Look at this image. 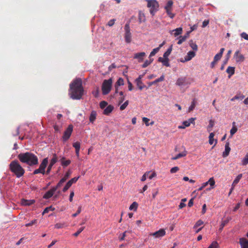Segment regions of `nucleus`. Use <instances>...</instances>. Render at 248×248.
<instances>
[{"label": "nucleus", "instance_id": "1", "mask_svg": "<svg viewBox=\"0 0 248 248\" xmlns=\"http://www.w3.org/2000/svg\"><path fill=\"white\" fill-rule=\"evenodd\" d=\"M83 92L81 79L76 78L70 84L69 95L72 99H80L83 95Z\"/></svg>", "mask_w": 248, "mask_h": 248}, {"label": "nucleus", "instance_id": "2", "mask_svg": "<svg viewBox=\"0 0 248 248\" xmlns=\"http://www.w3.org/2000/svg\"><path fill=\"white\" fill-rule=\"evenodd\" d=\"M20 161L26 163L29 166L38 164V159L36 155L31 152H26L19 154L17 156Z\"/></svg>", "mask_w": 248, "mask_h": 248}, {"label": "nucleus", "instance_id": "3", "mask_svg": "<svg viewBox=\"0 0 248 248\" xmlns=\"http://www.w3.org/2000/svg\"><path fill=\"white\" fill-rule=\"evenodd\" d=\"M9 169L17 178H20L25 173V170L18 161H12L9 164Z\"/></svg>", "mask_w": 248, "mask_h": 248}, {"label": "nucleus", "instance_id": "4", "mask_svg": "<svg viewBox=\"0 0 248 248\" xmlns=\"http://www.w3.org/2000/svg\"><path fill=\"white\" fill-rule=\"evenodd\" d=\"M112 84V78L105 79L102 85V91L103 95H107L110 92Z\"/></svg>", "mask_w": 248, "mask_h": 248}, {"label": "nucleus", "instance_id": "5", "mask_svg": "<svg viewBox=\"0 0 248 248\" xmlns=\"http://www.w3.org/2000/svg\"><path fill=\"white\" fill-rule=\"evenodd\" d=\"M172 46H170L167 50L164 53L163 57L158 58V61L162 63V64L167 67L170 66L169 56L172 51Z\"/></svg>", "mask_w": 248, "mask_h": 248}, {"label": "nucleus", "instance_id": "6", "mask_svg": "<svg viewBox=\"0 0 248 248\" xmlns=\"http://www.w3.org/2000/svg\"><path fill=\"white\" fill-rule=\"evenodd\" d=\"M48 164V158H45L43 159L42 162L39 166V168L36 169L33 172V174H37L38 173H42L44 174L46 173L45 169Z\"/></svg>", "mask_w": 248, "mask_h": 248}, {"label": "nucleus", "instance_id": "7", "mask_svg": "<svg viewBox=\"0 0 248 248\" xmlns=\"http://www.w3.org/2000/svg\"><path fill=\"white\" fill-rule=\"evenodd\" d=\"M124 39L127 43H130L131 42V33L130 32V29L129 23H126L124 26Z\"/></svg>", "mask_w": 248, "mask_h": 248}, {"label": "nucleus", "instance_id": "8", "mask_svg": "<svg viewBox=\"0 0 248 248\" xmlns=\"http://www.w3.org/2000/svg\"><path fill=\"white\" fill-rule=\"evenodd\" d=\"M173 3L172 0H169L165 6V9L167 15L171 18H173L175 15V14L172 13V6Z\"/></svg>", "mask_w": 248, "mask_h": 248}, {"label": "nucleus", "instance_id": "9", "mask_svg": "<svg viewBox=\"0 0 248 248\" xmlns=\"http://www.w3.org/2000/svg\"><path fill=\"white\" fill-rule=\"evenodd\" d=\"M73 126L72 124L68 125V127L65 130L62 136V140L63 141H66L70 137L73 131Z\"/></svg>", "mask_w": 248, "mask_h": 248}, {"label": "nucleus", "instance_id": "10", "mask_svg": "<svg viewBox=\"0 0 248 248\" xmlns=\"http://www.w3.org/2000/svg\"><path fill=\"white\" fill-rule=\"evenodd\" d=\"M233 59L236 62H241L244 61L245 57L243 55L241 54L240 51L237 50L234 54Z\"/></svg>", "mask_w": 248, "mask_h": 248}, {"label": "nucleus", "instance_id": "11", "mask_svg": "<svg viewBox=\"0 0 248 248\" xmlns=\"http://www.w3.org/2000/svg\"><path fill=\"white\" fill-rule=\"evenodd\" d=\"M79 176L74 177L69 180L65 185L64 187H63L62 191L63 192H66L69 187L72 186V185L74 183H75L79 179Z\"/></svg>", "mask_w": 248, "mask_h": 248}, {"label": "nucleus", "instance_id": "12", "mask_svg": "<svg viewBox=\"0 0 248 248\" xmlns=\"http://www.w3.org/2000/svg\"><path fill=\"white\" fill-rule=\"evenodd\" d=\"M190 84L186 78H178L176 82V85L179 86H186Z\"/></svg>", "mask_w": 248, "mask_h": 248}, {"label": "nucleus", "instance_id": "13", "mask_svg": "<svg viewBox=\"0 0 248 248\" xmlns=\"http://www.w3.org/2000/svg\"><path fill=\"white\" fill-rule=\"evenodd\" d=\"M155 55V48L153 49L150 53L149 56V60H146L142 65V68H145L147 67L152 62H153L154 59L151 58V57Z\"/></svg>", "mask_w": 248, "mask_h": 248}, {"label": "nucleus", "instance_id": "14", "mask_svg": "<svg viewBox=\"0 0 248 248\" xmlns=\"http://www.w3.org/2000/svg\"><path fill=\"white\" fill-rule=\"evenodd\" d=\"M148 1L147 6L150 8V12L154 16L155 9V0H147Z\"/></svg>", "mask_w": 248, "mask_h": 248}, {"label": "nucleus", "instance_id": "15", "mask_svg": "<svg viewBox=\"0 0 248 248\" xmlns=\"http://www.w3.org/2000/svg\"><path fill=\"white\" fill-rule=\"evenodd\" d=\"M146 54L145 52H140L135 53L134 55V59H137L138 61L139 62H142L144 59V57L145 56Z\"/></svg>", "mask_w": 248, "mask_h": 248}, {"label": "nucleus", "instance_id": "16", "mask_svg": "<svg viewBox=\"0 0 248 248\" xmlns=\"http://www.w3.org/2000/svg\"><path fill=\"white\" fill-rule=\"evenodd\" d=\"M56 191V190L54 187H53L45 193L43 196V198L45 199H48L50 198L53 195L54 192Z\"/></svg>", "mask_w": 248, "mask_h": 248}, {"label": "nucleus", "instance_id": "17", "mask_svg": "<svg viewBox=\"0 0 248 248\" xmlns=\"http://www.w3.org/2000/svg\"><path fill=\"white\" fill-rule=\"evenodd\" d=\"M183 31V29L181 27L176 28L170 31L171 34H173L175 37L179 35L182 34Z\"/></svg>", "mask_w": 248, "mask_h": 248}, {"label": "nucleus", "instance_id": "18", "mask_svg": "<svg viewBox=\"0 0 248 248\" xmlns=\"http://www.w3.org/2000/svg\"><path fill=\"white\" fill-rule=\"evenodd\" d=\"M230 151H231V148L229 147V142H227L225 144V151L223 152L222 156L223 157H227L229 155Z\"/></svg>", "mask_w": 248, "mask_h": 248}, {"label": "nucleus", "instance_id": "19", "mask_svg": "<svg viewBox=\"0 0 248 248\" xmlns=\"http://www.w3.org/2000/svg\"><path fill=\"white\" fill-rule=\"evenodd\" d=\"M241 248H248V240L245 238H241L239 240Z\"/></svg>", "mask_w": 248, "mask_h": 248}, {"label": "nucleus", "instance_id": "20", "mask_svg": "<svg viewBox=\"0 0 248 248\" xmlns=\"http://www.w3.org/2000/svg\"><path fill=\"white\" fill-rule=\"evenodd\" d=\"M73 146L75 148L76 154L78 157L79 156V150L80 148V142L77 141L73 143Z\"/></svg>", "mask_w": 248, "mask_h": 248}, {"label": "nucleus", "instance_id": "21", "mask_svg": "<svg viewBox=\"0 0 248 248\" xmlns=\"http://www.w3.org/2000/svg\"><path fill=\"white\" fill-rule=\"evenodd\" d=\"M195 53L194 51H189L186 56L185 57V61L184 62H187L191 60L195 56Z\"/></svg>", "mask_w": 248, "mask_h": 248}, {"label": "nucleus", "instance_id": "22", "mask_svg": "<svg viewBox=\"0 0 248 248\" xmlns=\"http://www.w3.org/2000/svg\"><path fill=\"white\" fill-rule=\"evenodd\" d=\"M114 109V107L111 105L108 106L104 110L103 114L109 115Z\"/></svg>", "mask_w": 248, "mask_h": 248}, {"label": "nucleus", "instance_id": "23", "mask_svg": "<svg viewBox=\"0 0 248 248\" xmlns=\"http://www.w3.org/2000/svg\"><path fill=\"white\" fill-rule=\"evenodd\" d=\"M35 202L34 200H28L25 199H22L21 201V204L24 206H30L32 205Z\"/></svg>", "mask_w": 248, "mask_h": 248}, {"label": "nucleus", "instance_id": "24", "mask_svg": "<svg viewBox=\"0 0 248 248\" xmlns=\"http://www.w3.org/2000/svg\"><path fill=\"white\" fill-rule=\"evenodd\" d=\"M65 158L64 157H62L60 161L61 162V164L63 167H67L71 163V160L69 159L65 160Z\"/></svg>", "mask_w": 248, "mask_h": 248}, {"label": "nucleus", "instance_id": "25", "mask_svg": "<svg viewBox=\"0 0 248 248\" xmlns=\"http://www.w3.org/2000/svg\"><path fill=\"white\" fill-rule=\"evenodd\" d=\"M235 68L234 67L229 66L226 72L229 75V78H230L232 75L234 74Z\"/></svg>", "mask_w": 248, "mask_h": 248}, {"label": "nucleus", "instance_id": "26", "mask_svg": "<svg viewBox=\"0 0 248 248\" xmlns=\"http://www.w3.org/2000/svg\"><path fill=\"white\" fill-rule=\"evenodd\" d=\"M165 234V230L163 229H161L158 231H156V238L162 237L164 236Z\"/></svg>", "mask_w": 248, "mask_h": 248}, {"label": "nucleus", "instance_id": "27", "mask_svg": "<svg viewBox=\"0 0 248 248\" xmlns=\"http://www.w3.org/2000/svg\"><path fill=\"white\" fill-rule=\"evenodd\" d=\"M231 217H228L226 219L222 221L219 230L221 231L224 226L231 220Z\"/></svg>", "mask_w": 248, "mask_h": 248}, {"label": "nucleus", "instance_id": "28", "mask_svg": "<svg viewBox=\"0 0 248 248\" xmlns=\"http://www.w3.org/2000/svg\"><path fill=\"white\" fill-rule=\"evenodd\" d=\"M96 111H94V110L92 111L91 113L90 118H89L90 122L92 123H93V122L96 119Z\"/></svg>", "mask_w": 248, "mask_h": 248}, {"label": "nucleus", "instance_id": "29", "mask_svg": "<svg viewBox=\"0 0 248 248\" xmlns=\"http://www.w3.org/2000/svg\"><path fill=\"white\" fill-rule=\"evenodd\" d=\"M186 154H187L186 151H185L181 153L177 154L175 156H174L172 158V159L176 160L181 157L185 156L186 155Z\"/></svg>", "mask_w": 248, "mask_h": 248}, {"label": "nucleus", "instance_id": "30", "mask_svg": "<svg viewBox=\"0 0 248 248\" xmlns=\"http://www.w3.org/2000/svg\"><path fill=\"white\" fill-rule=\"evenodd\" d=\"M233 124V126L232 127V129H231L230 130V138H232L233 135L237 132V128L236 127L235 125H234L235 124V122H233L232 123Z\"/></svg>", "mask_w": 248, "mask_h": 248}, {"label": "nucleus", "instance_id": "31", "mask_svg": "<svg viewBox=\"0 0 248 248\" xmlns=\"http://www.w3.org/2000/svg\"><path fill=\"white\" fill-rule=\"evenodd\" d=\"M145 20V16L141 11L139 13V21L140 23L144 22Z\"/></svg>", "mask_w": 248, "mask_h": 248}, {"label": "nucleus", "instance_id": "32", "mask_svg": "<svg viewBox=\"0 0 248 248\" xmlns=\"http://www.w3.org/2000/svg\"><path fill=\"white\" fill-rule=\"evenodd\" d=\"M57 160L58 157L56 154H54L53 155V157L50 160L49 164L53 166L57 162Z\"/></svg>", "mask_w": 248, "mask_h": 248}, {"label": "nucleus", "instance_id": "33", "mask_svg": "<svg viewBox=\"0 0 248 248\" xmlns=\"http://www.w3.org/2000/svg\"><path fill=\"white\" fill-rule=\"evenodd\" d=\"M242 177V174H239L237 175V176L236 177V178L233 181L232 186H235L239 182L240 180Z\"/></svg>", "mask_w": 248, "mask_h": 248}, {"label": "nucleus", "instance_id": "34", "mask_svg": "<svg viewBox=\"0 0 248 248\" xmlns=\"http://www.w3.org/2000/svg\"><path fill=\"white\" fill-rule=\"evenodd\" d=\"M189 44L190 46L192 48V49L194 51H197L198 46L195 43L193 42V40H190L189 41Z\"/></svg>", "mask_w": 248, "mask_h": 248}, {"label": "nucleus", "instance_id": "35", "mask_svg": "<svg viewBox=\"0 0 248 248\" xmlns=\"http://www.w3.org/2000/svg\"><path fill=\"white\" fill-rule=\"evenodd\" d=\"M196 99L194 98V99H193L190 106L188 108V112H190L194 109V108L196 106Z\"/></svg>", "mask_w": 248, "mask_h": 248}, {"label": "nucleus", "instance_id": "36", "mask_svg": "<svg viewBox=\"0 0 248 248\" xmlns=\"http://www.w3.org/2000/svg\"><path fill=\"white\" fill-rule=\"evenodd\" d=\"M138 204L137 203V202H134L130 206L129 209L130 210L136 211V210L138 208Z\"/></svg>", "mask_w": 248, "mask_h": 248}, {"label": "nucleus", "instance_id": "37", "mask_svg": "<svg viewBox=\"0 0 248 248\" xmlns=\"http://www.w3.org/2000/svg\"><path fill=\"white\" fill-rule=\"evenodd\" d=\"M190 122H189L188 121H185L183 122V125L181 126H179L178 128L179 129H184L186 127H188L190 125Z\"/></svg>", "mask_w": 248, "mask_h": 248}, {"label": "nucleus", "instance_id": "38", "mask_svg": "<svg viewBox=\"0 0 248 248\" xmlns=\"http://www.w3.org/2000/svg\"><path fill=\"white\" fill-rule=\"evenodd\" d=\"M65 179L62 178L59 183L57 184V186L55 187H53L56 190L60 187L62 184L65 182Z\"/></svg>", "mask_w": 248, "mask_h": 248}, {"label": "nucleus", "instance_id": "39", "mask_svg": "<svg viewBox=\"0 0 248 248\" xmlns=\"http://www.w3.org/2000/svg\"><path fill=\"white\" fill-rule=\"evenodd\" d=\"M54 210H55V208L54 207H53L52 206H50L49 207H46L44 209L42 214L44 215L46 213H48L50 211H54Z\"/></svg>", "mask_w": 248, "mask_h": 248}, {"label": "nucleus", "instance_id": "40", "mask_svg": "<svg viewBox=\"0 0 248 248\" xmlns=\"http://www.w3.org/2000/svg\"><path fill=\"white\" fill-rule=\"evenodd\" d=\"M142 121L145 124L146 126H149V125H153L154 123V121H152L150 123H149L150 120L149 119L146 117H143L142 118Z\"/></svg>", "mask_w": 248, "mask_h": 248}, {"label": "nucleus", "instance_id": "41", "mask_svg": "<svg viewBox=\"0 0 248 248\" xmlns=\"http://www.w3.org/2000/svg\"><path fill=\"white\" fill-rule=\"evenodd\" d=\"M214 136H215V134L213 132L211 133L210 134V135H209V143L210 145H212V144H213L214 140Z\"/></svg>", "mask_w": 248, "mask_h": 248}, {"label": "nucleus", "instance_id": "42", "mask_svg": "<svg viewBox=\"0 0 248 248\" xmlns=\"http://www.w3.org/2000/svg\"><path fill=\"white\" fill-rule=\"evenodd\" d=\"M186 39V36H180L179 37V41L177 42V44L181 45L183 42L185 41Z\"/></svg>", "mask_w": 248, "mask_h": 248}, {"label": "nucleus", "instance_id": "43", "mask_svg": "<svg viewBox=\"0 0 248 248\" xmlns=\"http://www.w3.org/2000/svg\"><path fill=\"white\" fill-rule=\"evenodd\" d=\"M124 84V81L123 78H120L117 81L115 86H122Z\"/></svg>", "mask_w": 248, "mask_h": 248}, {"label": "nucleus", "instance_id": "44", "mask_svg": "<svg viewBox=\"0 0 248 248\" xmlns=\"http://www.w3.org/2000/svg\"><path fill=\"white\" fill-rule=\"evenodd\" d=\"M248 164V154L246 155L242 160V165L246 166Z\"/></svg>", "mask_w": 248, "mask_h": 248}, {"label": "nucleus", "instance_id": "45", "mask_svg": "<svg viewBox=\"0 0 248 248\" xmlns=\"http://www.w3.org/2000/svg\"><path fill=\"white\" fill-rule=\"evenodd\" d=\"M145 174H147V178H148L149 179H152L155 176V171H153L152 172L149 171L146 172Z\"/></svg>", "mask_w": 248, "mask_h": 248}, {"label": "nucleus", "instance_id": "46", "mask_svg": "<svg viewBox=\"0 0 248 248\" xmlns=\"http://www.w3.org/2000/svg\"><path fill=\"white\" fill-rule=\"evenodd\" d=\"M136 82L140 89L142 90L143 87L141 86V84H142V82L141 81V78L139 77V78H137L136 80Z\"/></svg>", "mask_w": 248, "mask_h": 248}, {"label": "nucleus", "instance_id": "47", "mask_svg": "<svg viewBox=\"0 0 248 248\" xmlns=\"http://www.w3.org/2000/svg\"><path fill=\"white\" fill-rule=\"evenodd\" d=\"M128 104H129V101L128 100H126L123 104H122L120 106V109L121 110H124L127 107V106H128Z\"/></svg>", "mask_w": 248, "mask_h": 248}, {"label": "nucleus", "instance_id": "48", "mask_svg": "<svg viewBox=\"0 0 248 248\" xmlns=\"http://www.w3.org/2000/svg\"><path fill=\"white\" fill-rule=\"evenodd\" d=\"M99 106L101 108L104 109L108 106V103L105 101H102L100 102Z\"/></svg>", "mask_w": 248, "mask_h": 248}, {"label": "nucleus", "instance_id": "49", "mask_svg": "<svg viewBox=\"0 0 248 248\" xmlns=\"http://www.w3.org/2000/svg\"><path fill=\"white\" fill-rule=\"evenodd\" d=\"M84 228V227H80L78 229V231L73 234V235L75 237L78 236L83 231Z\"/></svg>", "mask_w": 248, "mask_h": 248}, {"label": "nucleus", "instance_id": "50", "mask_svg": "<svg viewBox=\"0 0 248 248\" xmlns=\"http://www.w3.org/2000/svg\"><path fill=\"white\" fill-rule=\"evenodd\" d=\"M99 93V90L98 87H97L95 90H94V91H93L92 92V93L95 97H97L98 96Z\"/></svg>", "mask_w": 248, "mask_h": 248}, {"label": "nucleus", "instance_id": "51", "mask_svg": "<svg viewBox=\"0 0 248 248\" xmlns=\"http://www.w3.org/2000/svg\"><path fill=\"white\" fill-rule=\"evenodd\" d=\"M64 226H65L64 223H56L55 225V228L59 229L62 228Z\"/></svg>", "mask_w": 248, "mask_h": 248}, {"label": "nucleus", "instance_id": "52", "mask_svg": "<svg viewBox=\"0 0 248 248\" xmlns=\"http://www.w3.org/2000/svg\"><path fill=\"white\" fill-rule=\"evenodd\" d=\"M218 244L217 241H214L208 248H217Z\"/></svg>", "mask_w": 248, "mask_h": 248}, {"label": "nucleus", "instance_id": "53", "mask_svg": "<svg viewBox=\"0 0 248 248\" xmlns=\"http://www.w3.org/2000/svg\"><path fill=\"white\" fill-rule=\"evenodd\" d=\"M203 224V221H202V220L200 219V220H198L197 221V222L196 223V224L194 226V228H197L199 226H200L202 225Z\"/></svg>", "mask_w": 248, "mask_h": 248}, {"label": "nucleus", "instance_id": "54", "mask_svg": "<svg viewBox=\"0 0 248 248\" xmlns=\"http://www.w3.org/2000/svg\"><path fill=\"white\" fill-rule=\"evenodd\" d=\"M37 221L36 219H34V220H32L31 221L30 223H27L25 225V226L26 227L31 226L34 224H35L37 223Z\"/></svg>", "mask_w": 248, "mask_h": 248}, {"label": "nucleus", "instance_id": "55", "mask_svg": "<svg viewBox=\"0 0 248 248\" xmlns=\"http://www.w3.org/2000/svg\"><path fill=\"white\" fill-rule=\"evenodd\" d=\"M81 212V206H79L77 212L72 215V217H75L79 214Z\"/></svg>", "mask_w": 248, "mask_h": 248}, {"label": "nucleus", "instance_id": "56", "mask_svg": "<svg viewBox=\"0 0 248 248\" xmlns=\"http://www.w3.org/2000/svg\"><path fill=\"white\" fill-rule=\"evenodd\" d=\"M244 97L245 96L243 95L239 96H237V95H235L233 98H232L231 99V101H234L236 99H239L241 100H242L243 99H244Z\"/></svg>", "mask_w": 248, "mask_h": 248}, {"label": "nucleus", "instance_id": "57", "mask_svg": "<svg viewBox=\"0 0 248 248\" xmlns=\"http://www.w3.org/2000/svg\"><path fill=\"white\" fill-rule=\"evenodd\" d=\"M208 184H209L211 186H213L215 184V181L213 178V177L210 178L208 180Z\"/></svg>", "mask_w": 248, "mask_h": 248}, {"label": "nucleus", "instance_id": "58", "mask_svg": "<svg viewBox=\"0 0 248 248\" xmlns=\"http://www.w3.org/2000/svg\"><path fill=\"white\" fill-rule=\"evenodd\" d=\"M240 36L242 38H244L246 40H248V34L245 32H243L241 33Z\"/></svg>", "mask_w": 248, "mask_h": 248}, {"label": "nucleus", "instance_id": "59", "mask_svg": "<svg viewBox=\"0 0 248 248\" xmlns=\"http://www.w3.org/2000/svg\"><path fill=\"white\" fill-rule=\"evenodd\" d=\"M72 172L71 171V170H69L68 171H67V172L65 173V174L64 175V177L62 178L63 179H65V181L69 178V177L70 176V175H71Z\"/></svg>", "mask_w": 248, "mask_h": 248}, {"label": "nucleus", "instance_id": "60", "mask_svg": "<svg viewBox=\"0 0 248 248\" xmlns=\"http://www.w3.org/2000/svg\"><path fill=\"white\" fill-rule=\"evenodd\" d=\"M221 57H222V56L221 55H220L219 54L217 53L215 56L214 60L217 62L218 60H219L221 58Z\"/></svg>", "mask_w": 248, "mask_h": 248}, {"label": "nucleus", "instance_id": "61", "mask_svg": "<svg viewBox=\"0 0 248 248\" xmlns=\"http://www.w3.org/2000/svg\"><path fill=\"white\" fill-rule=\"evenodd\" d=\"M179 169L178 167H174L170 169V172L171 173H174L176 172L179 170Z\"/></svg>", "mask_w": 248, "mask_h": 248}, {"label": "nucleus", "instance_id": "62", "mask_svg": "<svg viewBox=\"0 0 248 248\" xmlns=\"http://www.w3.org/2000/svg\"><path fill=\"white\" fill-rule=\"evenodd\" d=\"M115 21V19H111L108 21L107 25L109 27H111L114 24Z\"/></svg>", "mask_w": 248, "mask_h": 248}, {"label": "nucleus", "instance_id": "63", "mask_svg": "<svg viewBox=\"0 0 248 248\" xmlns=\"http://www.w3.org/2000/svg\"><path fill=\"white\" fill-rule=\"evenodd\" d=\"M214 125V122L212 120H210L209 121V124L208 126V129L209 128H212Z\"/></svg>", "mask_w": 248, "mask_h": 248}, {"label": "nucleus", "instance_id": "64", "mask_svg": "<svg viewBox=\"0 0 248 248\" xmlns=\"http://www.w3.org/2000/svg\"><path fill=\"white\" fill-rule=\"evenodd\" d=\"M125 96H121L118 99V105L122 104L124 100Z\"/></svg>", "mask_w": 248, "mask_h": 248}]
</instances>
